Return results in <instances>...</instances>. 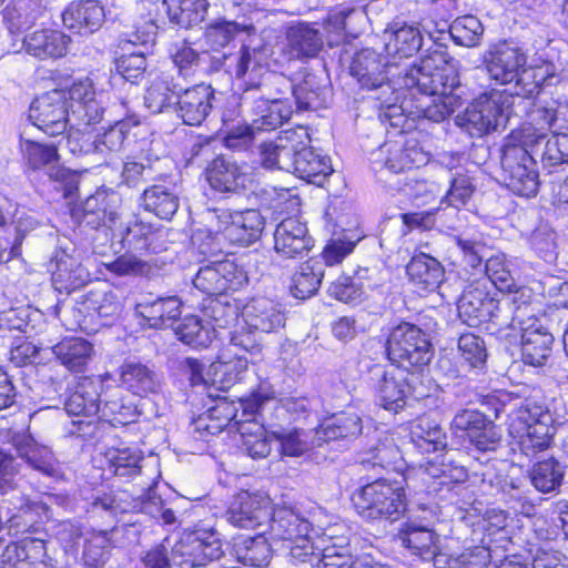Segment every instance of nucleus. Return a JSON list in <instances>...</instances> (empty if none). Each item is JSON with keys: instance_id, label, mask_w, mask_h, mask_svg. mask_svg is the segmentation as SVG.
Returning a JSON list of instances; mask_svg holds the SVG:
<instances>
[{"instance_id": "obj_1", "label": "nucleus", "mask_w": 568, "mask_h": 568, "mask_svg": "<svg viewBox=\"0 0 568 568\" xmlns=\"http://www.w3.org/2000/svg\"><path fill=\"white\" fill-rule=\"evenodd\" d=\"M449 60L446 48L436 39L427 54L399 74L403 88L425 97L417 105L418 114L433 122L446 120L462 104L459 77Z\"/></svg>"}, {"instance_id": "obj_2", "label": "nucleus", "mask_w": 568, "mask_h": 568, "mask_svg": "<svg viewBox=\"0 0 568 568\" xmlns=\"http://www.w3.org/2000/svg\"><path fill=\"white\" fill-rule=\"evenodd\" d=\"M261 55L258 50L248 47H242L232 53L199 52L186 41L175 43L171 49L172 61L182 78L203 74L222 77L227 82L244 79L245 91L260 84V77L264 70Z\"/></svg>"}, {"instance_id": "obj_3", "label": "nucleus", "mask_w": 568, "mask_h": 568, "mask_svg": "<svg viewBox=\"0 0 568 568\" xmlns=\"http://www.w3.org/2000/svg\"><path fill=\"white\" fill-rule=\"evenodd\" d=\"M224 556L223 542L213 528H195L184 534L171 555L164 545H156L142 557L144 568H204Z\"/></svg>"}, {"instance_id": "obj_4", "label": "nucleus", "mask_w": 568, "mask_h": 568, "mask_svg": "<svg viewBox=\"0 0 568 568\" xmlns=\"http://www.w3.org/2000/svg\"><path fill=\"white\" fill-rule=\"evenodd\" d=\"M190 162L205 166L211 189L225 196L243 195L254 185V174L246 162H237L226 155L214 156L210 142L195 143L191 148Z\"/></svg>"}, {"instance_id": "obj_5", "label": "nucleus", "mask_w": 568, "mask_h": 568, "mask_svg": "<svg viewBox=\"0 0 568 568\" xmlns=\"http://www.w3.org/2000/svg\"><path fill=\"white\" fill-rule=\"evenodd\" d=\"M419 376L409 371L389 368L383 364H371L364 376L365 384L384 409L397 414L407 404L408 398L420 400L428 397L424 386L417 385Z\"/></svg>"}, {"instance_id": "obj_6", "label": "nucleus", "mask_w": 568, "mask_h": 568, "mask_svg": "<svg viewBox=\"0 0 568 568\" xmlns=\"http://www.w3.org/2000/svg\"><path fill=\"white\" fill-rule=\"evenodd\" d=\"M496 295L487 283L474 281L466 286L457 304L462 322L470 327L488 322L500 328L515 326L518 317H514V314L520 306L509 298L497 300Z\"/></svg>"}, {"instance_id": "obj_7", "label": "nucleus", "mask_w": 568, "mask_h": 568, "mask_svg": "<svg viewBox=\"0 0 568 568\" xmlns=\"http://www.w3.org/2000/svg\"><path fill=\"white\" fill-rule=\"evenodd\" d=\"M356 513L367 521L395 523L408 508L406 493L398 481L377 479L356 489L352 495Z\"/></svg>"}, {"instance_id": "obj_8", "label": "nucleus", "mask_w": 568, "mask_h": 568, "mask_svg": "<svg viewBox=\"0 0 568 568\" xmlns=\"http://www.w3.org/2000/svg\"><path fill=\"white\" fill-rule=\"evenodd\" d=\"M19 150L26 173H42L64 199L77 192L78 175L61 163L57 145L27 139L21 134Z\"/></svg>"}, {"instance_id": "obj_9", "label": "nucleus", "mask_w": 568, "mask_h": 568, "mask_svg": "<svg viewBox=\"0 0 568 568\" xmlns=\"http://www.w3.org/2000/svg\"><path fill=\"white\" fill-rule=\"evenodd\" d=\"M510 429L519 437L517 445L520 453L532 458L550 446L554 418L545 404L525 399L513 414Z\"/></svg>"}, {"instance_id": "obj_10", "label": "nucleus", "mask_w": 568, "mask_h": 568, "mask_svg": "<svg viewBox=\"0 0 568 568\" xmlns=\"http://www.w3.org/2000/svg\"><path fill=\"white\" fill-rule=\"evenodd\" d=\"M514 105V95L507 91L491 90L475 99L456 123L471 138H481L505 126Z\"/></svg>"}, {"instance_id": "obj_11", "label": "nucleus", "mask_w": 568, "mask_h": 568, "mask_svg": "<svg viewBox=\"0 0 568 568\" xmlns=\"http://www.w3.org/2000/svg\"><path fill=\"white\" fill-rule=\"evenodd\" d=\"M386 354L392 364L404 371L427 366L434 355L428 335L417 325L400 322L392 328Z\"/></svg>"}, {"instance_id": "obj_12", "label": "nucleus", "mask_w": 568, "mask_h": 568, "mask_svg": "<svg viewBox=\"0 0 568 568\" xmlns=\"http://www.w3.org/2000/svg\"><path fill=\"white\" fill-rule=\"evenodd\" d=\"M456 244L463 254L466 266L484 273L477 283H487V287L498 291H509L514 286V278L503 254L487 256V247L477 234L463 232L455 236Z\"/></svg>"}, {"instance_id": "obj_13", "label": "nucleus", "mask_w": 568, "mask_h": 568, "mask_svg": "<svg viewBox=\"0 0 568 568\" xmlns=\"http://www.w3.org/2000/svg\"><path fill=\"white\" fill-rule=\"evenodd\" d=\"M103 382L99 377H82L70 388L64 402L68 415L82 417L72 420L68 428L70 436L93 437L97 430L95 418L102 404Z\"/></svg>"}, {"instance_id": "obj_14", "label": "nucleus", "mask_w": 568, "mask_h": 568, "mask_svg": "<svg viewBox=\"0 0 568 568\" xmlns=\"http://www.w3.org/2000/svg\"><path fill=\"white\" fill-rule=\"evenodd\" d=\"M500 165L504 183L513 193L524 197L537 194L539 175L528 141L519 144L507 141L501 148Z\"/></svg>"}, {"instance_id": "obj_15", "label": "nucleus", "mask_w": 568, "mask_h": 568, "mask_svg": "<svg viewBox=\"0 0 568 568\" xmlns=\"http://www.w3.org/2000/svg\"><path fill=\"white\" fill-rule=\"evenodd\" d=\"M455 430L464 432L473 457L480 464L491 460V455L501 446V432L485 413L462 409L452 420Z\"/></svg>"}, {"instance_id": "obj_16", "label": "nucleus", "mask_w": 568, "mask_h": 568, "mask_svg": "<svg viewBox=\"0 0 568 568\" xmlns=\"http://www.w3.org/2000/svg\"><path fill=\"white\" fill-rule=\"evenodd\" d=\"M417 510L420 514H414V510L408 513L407 521L403 524L396 538L412 555L424 561L434 560V565L438 567L440 562L439 537L432 528L436 519V511L424 505H419Z\"/></svg>"}, {"instance_id": "obj_17", "label": "nucleus", "mask_w": 568, "mask_h": 568, "mask_svg": "<svg viewBox=\"0 0 568 568\" xmlns=\"http://www.w3.org/2000/svg\"><path fill=\"white\" fill-rule=\"evenodd\" d=\"M406 67L399 68L395 62L390 63L375 50L366 48L354 55L351 64V74L363 89L379 90L381 94L376 99L382 100L384 94L394 93L395 88L390 84V77H396V84L403 88L399 74Z\"/></svg>"}, {"instance_id": "obj_18", "label": "nucleus", "mask_w": 568, "mask_h": 568, "mask_svg": "<svg viewBox=\"0 0 568 568\" xmlns=\"http://www.w3.org/2000/svg\"><path fill=\"white\" fill-rule=\"evenodd\" d=\"M526 64V53L510 41L493 43L483 54V65L488 78L499 85L514 84V98L517 93V82Z\"/></svg>"}, {"instance_id": "obj_19", "label": "nucleus", "mask_w": 568, "mask_h": 568, "mask_svg": "<svg viewBox=\"0 0 568 568\" xmlns=\"http://www.w3.org/2000/svg\"><path fill=\"white\" fill-rule=\"evenodd\" d=\"M527 310L528 306L517 308L514 314V317H518L516 325L506 328L520 331L523 363L532 367H542L551 354L554 336L535 315H528L524 318L523 316L526 315Z\"/></svg>"}, {"instance_id": "obj_20", "label": "nucleus", "mask_w": 568, "mask_h": 568, "mask_svg": "<svg viewBox=\"0 0 568 568\" xmlns=\"http://www.w3.org/2000/svg\"><path fill=\"white\" fill-rule=\"evenodd\" d=\"M205 220L219 222L224 240L240 246H248L260 240L265 226L260 211L253 209L244 211L207 210Z\"/></svg>"}, {"instance_id": "obj_21", "label": "nucleus", "mask_w": 568, "mask_h": 568, "mask_svg": "<svg viewBox=\"0 0 568 568\" xmlns=\"http://www.w3.org/2000/svg\"><path fill=\"white\" fill-rule=\"evenodd\" d=\"M68 90H51L37 97L29 108L28 118L33 125L50 136L67 131L70 122Z\"/></svg>"}, {"instance_id": "obj_22", "label": "nucleus", "mask_w": 568, "mask_h": 568, "mask_svg": "<svg viewBox=\"0 0 568 568\" xmlns=\"http://www.w3.org/2000/svg\"><path fill=\"white\" fill-rule=\"evenodd\" d=\"M247 282L248 276L243 266L231 260L215 261L201 266L192 280L194 287L209 296L239 291Z\"/></svg>"}, {"instance_id": "obj_23", "label": "nucleus", "mask_w": 568, "mask_h": 568, "mask_svg": "<svg viewBox=\"0 0 568 568\" xmlns=\"http://www.w3.org/2000/svg\"><path fill=\"white\" fill-rule=\"evenodd\" d=\"M372 170L400 173L427 163V155L415 141L404 139L386 141L369 154Z\"/></svg>"}, {"instance_id": "obj_24", "label": "nucleus", "mask_w": 568, "mask_h": 568, "mask_svg": "<svg viewBox=\"0 0 568 568\" xmlns=\"http://www.w3.org/2000/svg\"><path fill=\"white\" fill-rule=\"evenodd\" d=\"M113 236L119 237L122 247L129 251L156 254L165 250L163 232L138 214L130 215L125 222L113 227Z\"/></svg>"}, {"instance_id": "obj_25", "label": "nucleus", "mask_w": 568, "mask_h": 568, "mask_svg": "<svg viewBox=\"0 0 568 568\" xmlns=\"http://www.w3.org/2000/svg\"><path fill=\"white\" fill-rule=\"evenodd\" d=\"M216 91L211 84L199 83L179 88L174 113L185 125H201L210 115L216 102Z\"/></svg>"}, {"instance_id": "obj_26", "label": "nucleus", "mask_w": 568, "mask_h": 568, "mask_svg": "<svg viewBox=\"0 0 568 568\" xmlns=\"http://www.w3.org/2000/svg\"><path fill=\"white\" fill-rule=\"evenodd\" d=\"M270 514L271 500L267 496L243 490L231 501L224 518L234 527L255 529L268 520Z\"/></svg>"}, {"instance_id": "obj_27", "label": "nucleus", "mask_w": 568, "mask_h": 568, "mask_svg": "<svg viewBox=\"0 0 568 568\" xmlns=\"http://www.w3.org/2000/svg\"><path fill=\"white\" fill-rule=\"evenodd\" d=\"M1 568H54L42 537L27 536L9 542L0 555Z\"/></svg>"}, {"instance_id": "obj_28", "label": "nucleus", "mask_w": 568, "mask_h": 568, "mask_svg": "<svg viewBox=\"0 0 568 568\" xmlns=\"http://www.w3.org/2000/svg\"><path fill=\"white\" fill-rule=\"evenodd\" d=\"M274 394L272 386L268 383H263L251 396L241 398L237 406H223L221 414L211 417L207 436L220 434L231 420H234L240 427L242 422L256 418L258 409L262 405H266L274 397Z\"/></svg>"}, {"instance_id": "obj_29", "label": "nucleus", "mask_w": 568, "mask_h": 568, "mask_svg": "<svg viewBox=\"0 0 568 568\" xmlns=\"http://www.w3.org/2000/svg\"><path fill=\"white\" fill-rule=\"evenodd\" d=\"M274 250L284 258H303L314 247L306 223L296 216L282 220L275 227Z\"/></svg>"}, {"instance_id": "obj_30", "label": "nucleus", "mask_w": 568, "mask_h": 568, "mask_svg": "<svg viewBox=\"0 0 568 568\" xmlns=\"http://www.w3.org/2000/svg\"><path fill=\"white\" fill-rule=\"evenodd\" d=\"M120 202L118 192L111 189H98L82 203L79 223L93 230L105 226L112 231L119 217Z\"/></svg>"}, {"instance_id": "obj_31", "label": "nucleus", "mask_w": 568, "mask_h": 568, "mask_svg": "<svg viewBox=\"0 0 568 568\" xmlns=\"http://www.w3.org/2000/svg\"><path fill=\"white\" fill-rule=\"evenodd\" d=\"M71 116L78 124L91 125L100 122L105 111L102 95L95 93L93 83L89 78L78 80L68 89Z\"/></svg>"}, {"instance_id": "obj_32", "label": "nucleus", "mask_w": 568, "mask_h": 568, "mask_svg": "<svg viewBox=\"0 0 568 568\" xmlns=\"http://www.w3.org/2000/svg\"><path fill=\"white\" fill-rule=\"evenodd\" d=\"M52 285L60 293H71L83 287L90 280L88 270L69 253L60 247L50 261Z\"/></svg>"}, {"instance_id": "obj_33", "label": "nucleus", "mask_w": 568, "mask_h": 568, "mask_svg": "<svg viewBox=\"0 0 568 568\" xmlns=\"http://www.w3.org/2000/svg\"><path fill=\"white\" fill-rule=\"evenodd\" d=\"M63 26L80 36H90L100 30L105 11L97 0L73 1L62 11Z\"/></svg>"}, {"instance_id": "obj_34", "label": "nucleus", "mask_w": 568, "mask_h": 568, "mask_svg": "<svg viewBox=\"0 0 568 568\" xmlns=\"http://www.w3.org/2000/svg\"><path fill=\"white\" fill-rule=\"evenodd\" d=\"M182 302L176 295L156 298L145 297L135 305V315L141 318L140 324L149 328H163L172 326L181 316Z\"/></svg>"}, {"instance_id": "obj_35", "label": "nucleus", "mask_w": 568, "mask_h": 568, "mask_svg": "<svg viewBox=\"0 0 568 568\" xmlns=\"http://www.w3.org/2000/svg\"><path fill=\"white\" fill-rule=\"evenodd\" d=\"M139 205L159 219L170 221L179 210L180 196L174 184L156 178L153 184L141 193Z\"/></svg>"}, {"instance_id": "obj_36", "label": "nucleus", "mask_w": 568, "mask_h": 568, "mask_svg": "<svg viewBox=\"0 0 568 568\" xmlns=\"http://www.w3.org/2000/svg\"><path fill=\"white\" fill-rule=\"evenodd\" d=\"M243 318L251 331L272 333L285 324L281 305L268 297H253L243 308Z\"/></svg>"}, {"instance_id": "obj_37", "label": "nucleus", "mask_w": 568, "mask_h": 568, "mask_svg": "<svg viewBox=\"0 0 568 568\" xmlns=\"http://www.w3.org/2000/svg\"><path fill=\"white\" fill-rule=\"evenodd\" d=\"M71 41L70 36L55 29L36 30L22 39L26 52L39 60L67 55Z\"/></svg>"}, {"instance_id": "obj_38", "label": "nucleus", "mask_w": 568, "mask_h": 568, "mask_svg": "<svg viewBox=\"0 0 568 568\" xmlns=\"http://www.w3.org/2000/svg\"><path fill=\"white\" fill-rule=\"evenodd\" d=\"M561 81L560 68L549 60L535 61L525 65L517 82L516 97L532 99L544 89L557 85Z\"/></svg>"}, {"instance_id": "obj_39", "label": "nucleus", "mask_w": 568, "mask_h": 568, "mask_svg": "<svg viewBox=\"0 0 568 568\" xmlns=\"http://www.w3.org/2000/svg\"><path fill=\"white\" fill-rule=\"evenodd\" d=\"M406 273L410 284L420 294L435 292L445 276L440 262L426 253L415 254L406 265Z\"/></svg>"}, {"instance_id": "obj_40", "label": "nucleus", "mask_w": 568, "mask_h": 568, "mask_svg": "<svg viewBox=\"0 0 568 568\" xmlns=\"http://www.w3.org/2000/svg\"><path fill=\"white\" fill-rule=\"evenodd\" d=\"M267 525V532L274 540L284 542L293 541L303 536H307L311 529L308 520L302 518L290 508H271Z\"/></svg>"}, {"instance_id": "obj_41", "label": "nucleus", "mask_w": 568, "mask_h": 568, "mask_svg": "<svg viewBox=\"0 0 568 568\" xmlns=\"http://www.w3.org/2000/svg\"><path fill=\"white\" fill-rule=\"evenodd\" d=\"M362 418L355 413H339L325 419L316 429L314 443L317 446L336 440H351L362 434Z\"/></svg>"}, {"instance_id": "obj_42", "label": "nucleus", "mask_w": 568, "mask_h": 568, "mask_svg": "<svg viewBox=\"0 0 568 568\" xmlns=\"http://www.w3.org/2000/svg\"><path fill=\"white\" fill-rule=\"evenodd\" d=\"M264 85L262 87V89ZM253 111L257 116L254 119L255 128L260 131H272L288 121L293 109L292 105L282 99H266L263 90L254 93Z\"/></svg>"}, {"instance_id": "obj_43", "label": "nucleus", "mask_w": 568, "mask_h": 568, "mask_svg": "<svg viewBox=\"0 0 568 568\" xmlns=\"http://www.w3.org/2000/svg\"><path fill=\"white\" fill-rule=\"evenodd\" d=\"M524 141H528V149L534 158L540 156L545 169L568 164V134H552L547 138L540 133L534 138L526 135Z\"/></svg>"}, {"instance_id": "obj_44", "label": "nucleus", "mask_w": 568, "mask_h": 568, "mask_svg": "<svg viewBox=\"0 0 568 568\" xmlns=\"http://www.w3.org/2000/svg\"><path fill=\"white\" fill-rule=\"evenodd\" d=\"M385 51L392 58H410L423 45V36L417 27L409 24H394L384 33Z\"/></svg>"}, {"instance_id": "obj_45", "label": "nucleus", "mask_w": 568, "mask_h": 568, "mask_svg": "<svg viewBox=\"0 0 568 568\" xmlns=\"http://www.w3.org/2000/svg\"><path fill=\"white\" fill-rule=\"evenodd\" d=\"M121 383L132 394H155L161 387L160 375L145 364L126 361L121 366Z\"/></svg>"}, {"instance_id": "obj_46", "label": "nucleus", "mask_w": 568, "mask_h": 568, "mask_svg": "<svg viewBox=\"0 0 568 568\" xmlns=\"http://www.w3.org/2000/svg\"><path fill=\"white\" fill-rule=\"evenodd\" d=\"M290 53L296 59L316 57L323 48V37L318 28L306 22L292 24L286 32Z\"/></svg>"}, {"instance_id": "obj_47", "label": "nucleus", "mask_w": 568, "mask_h": 568, "mask_svg": "<svg viewBox=\"0 0 568 568\" xmlns=\"http://www.w3.org/2000/svg\"><path fill=\"white\" fill-rule=\"evenodd\" d=\"M308 141L310 139L305 140L302 151L297 155L293 173L308 183L322 185L333 172L331 159L315 152L307 145Z\"/></svg>"}, {"instance_id": "obj_48", "label": "nucleus", "mask_w": 568, "mask_h": 568, "mask_svg": "<svg viewBox=\"0 0 568 568\" xmlns=\"http://www.w3.org/2000/svg\"><path fill=\"white\" fill-rule=\"evenodd\" d=\"M258 409L256 418L242 422L239 432L242 436V450L253 459H262L271 453V444L267 438L262 409Z\"/></svg>"}, {"instance_id": "obj_49", "label": "nucleus", "mask_w": 568, "mask_h": 568, "mask_svg": "<svg viewBox=\"0 0 568 568\" xmlns=\"http://www.w3.org/2000/svg\"><path fill=\"white\" fill-rule=\"evenodd\" d=\"M52 353L71 372H82L93 355V345L81 337H65L52 347Z\"/></svg>"}, {"instance_id": "obj_50", "label": "nucleus", "mask_w": 568, "mask_h": 568, "mask_svg": "<svg viewBox=\"0 0 568 568\" xmlns=\"http://www.w3.org/2000/svg\"><path fill=\"white\" fill-rule=\"evenodd\" d=\"M180 84L170 74L158 75L146 89L144 104L151 113L174 112Z\"/></svg>"}, {"instance_id": "obj_51", "label": "nucleus", "mask_w": 568, "mask_h": 568, "mask_svg": "<svg viewBox=\"0 0 568 568\" xmlns=\"http://www.w3.org/2000/svg\"><path fill=\"white\" fill-rule=\"evenodd\" d=\"M410 440L422 454L440 452L447 446L445 430L427 416L419 417L412 426Z\"/></svg>"}, {"instance_id": "obj_52", "label": "nucleus", "mask_w": 568, "mask_h": 568, "mask_svg": "<svg viewBox=\"0 0 568 568\" xmlns=\"http://www.w3.org/2000/svg\"><path fill=\"white\" fill-rule=\"evenodd\" d=\"M564 476L562 466L555 457L535 463L528 471L530 485L541 494L559 491Z\"/></svg>"}, {"instance_id": "obj_53", "label": "nucleus", "mask_w": 568, "mask_h": 568, "mask_svg": "<svg viewBox=\"0 0 568 568\" xmlns=\"http://www.w3.org/2000/svg\"><path fill=\"white\" fill-rule=\"evenodd\" d=\"M262 531L255 537H246L235 542L234 552L236 559L245 565L256 568L266 567L273 556V550Z\"/></svg>"}, {"instance_id": "obj_54", "label": "nucleus", "mask_w": 568, "mask_h": 568, "mask_svg": "<svg viewBox=\"0 0 568 568\" xmlns=\"http://www.w3.org/2000/svg\"><path fill=\"white\" fill-rule=\"evenodd\" d=\"M178 338L193 348H206L215 338L214 326L196 315H187L174 328Z\"/></svg>"}, {"instance_id": "obj_55", "label": "nucleus", "mask_w": 568, "mask_h": 568, "mask_svg": "<svg viewBox=\"0 0 568 568\" xmlns=\"http://www.w3.org/2000/svg\"><path fill=\"white\" fill-rule=\"evenodd\" d=\"M41 12L40 0H14L3 11V21L11 34H19L31 28Z\"/></svg>"}, {"instance_id": "obj_56", "label": "nucleus", "mask_w": 568, "mask_h": 568, "mask_svg": "<svg viewBox=\"0 0 568 568\" xmlns=\"http://www.w3.org/2000/svg\"><path fill=\"white\" fill-rule=\"evenodd\" d=\"M164 4L170 21L185 29L201 23L209 9L207 0H164Z\"/></svg>"}, {"instance_id": "obj_57", "label": "nucleus", "mask_w": 568, "mask_h": 568, "mask_svg": "<svg viewBox=\"0 0 568 568\" xmlns=\"http://www.w3.org/2000/svg\"><path fill=\"white\" fill-rule=\"evenodd\" d=\"M113 548L112 530H98L84 538L82 564L85 568H103Z\"/></svg>"}, {"instance_id": "obj_58", "label": "nucleus", "mask_w": 568, "mask_h": 568, "mask_svg": "<svg viewBox=\"0 0 568 568\" xmlns=\"http://www.w3.org/2000/svg\"><path fill=\"white\" fill-rule=\"evenodd\" d=\"M498 490L505 503L510 504L515 511L529 516L535 510V504L530 499V489L525 478L497 477Z\"/></svg>"}, {"instance_id": "obj_59", "label": "nucleus", "mask_w": 568, "mask_h": 568, "mask_svg": "<svg viewBox=\"0 0 568 568\" xmlns=\"http://www.w3.org/2000/svg\"><path fill=\"white\" fill-rule=\"evenodd\" d=\"M305 140H308V132L303 126L284 131L277 136V170L294 172Z\"/></svg>"}, {"instance_id": "obj_60", "label": "nucleus", "mask_w": 568, "mask_h": 568, "mask_svg": "<svg viewBox=\"0 0 568 568\" xmlns=\"http://www.w3.org/2000/svg\"><path fill=\"white\" fill-rule=\"evenodd\" d=\"M98 419L110 423L113 426L126 425L134 422L136 408L132 404L124 403L121 390L114 387L103 394Z\"/></svg>"}, {"instance_id": "obj_61", "label": "nucleus", "mask_w": 568, "mask_h": 568, "mask_svg": "<svg viewBox=\"0 0 568 568\" xmlns=\"http://www.w3.org/2000/svg\"><path fill=\"white\" fill-rule=\"evenodd\" d=\"M247 34L255 32L253 24L240 23L221 19L207 26L204 37L206 44L212 49L211 53H221L220 49L229 45L239 33Z\"/></svg>"}, {"instance_id": "obj_62", "label": "nucleus", "mask_w": 568, "mask_h": 568, "mask_svg": "<svg viewBox=\"0 0 568 568\" xmlns=\"http://www.w3.org/2000/svg\"><path fill=\"white\" fill-rule=\"evenodd\" d=\"M292 94L297 110H317L326 105L328 89L320 84L315 75L308 74L302 82L292 85Z\"/></svg>"}, {"instance_id": "obj_63", "label": "nucleus", "mask_w": 568, "mask_h": 568, "mask_svg": "<svg viewBox=\"0 0 568 568\" xmlns=\"http://www.w3.org/2000/svg\"><path fill=\"white\" fill-rule=\"evenodd\" d=\"M323 276V266L320 261H306L292 277V295L298 300L311 297L317 292Z\"/></svg>"}, {"instance_id": "obj_64", "label": "nucleus", "mask_w": 568, "mask_h": 568, "mask_svg": "<svg viewBox=\"0 0 568 568\" xmlns=\"http://www.w3.org/2000/svg\"><path fill=\"white\" fill-rule=\"evenodd\" d=\"M458 353L462 363L470 371L481 373L486 368L488 352L483 337L473 333H464L457 342Z\"/></svg>"}]
</instances>
